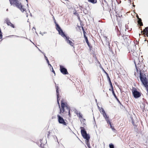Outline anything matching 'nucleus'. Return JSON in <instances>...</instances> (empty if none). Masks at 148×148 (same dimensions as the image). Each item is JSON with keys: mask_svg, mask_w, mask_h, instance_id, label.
<instances>
[{"mask_svg": "<svg viewBox=\"0 0 148 148\" xmlns=\"http://www.w3.org/2000/svg\"><path fill=\"white\" fill-rule=\"evenodd\" d=\"M62 2H63V1H64V0H61Z\"/></svg>", "mask_w": 148, "mask_h": 148, "instance_id": "nucleus-56", "label": "nucleus"}, {"mask_svg": "<svg viewBox=\"0 0 148 148\" xmlns=\"http://www.w3.org/2000/svg\"><path fill=\"white\" fill-rule=\"evenodd\" d=\"M136 16L138 19V24L140 25V26H142L143 25V24L142 22L141 19L140 18H139L138 15Z\"/></svg>", "mask_w": 148, "mask_h": 148, "instance_id": "nucleus-12", "label": "nucleus"}, {"mask_svg": "<svg viewBox=\"0 0 148 148\" xmlns=\"http://www.w3.org/2000/svg\"><path fill=\"white\" fill-rule=\"evenodd\" d=\"M79 112H78V111L75 112V113L78 115V114H79Z\"/></svg>", "mask_w": 148, "mask_h": 148, "instance_id": "nucleus-47", "label": "nucleus"}, {"mask_svg": "<svg viewBox=\"0 0 148 148\" xmlns=\"http://www.w3.org/2000/svg\"><path fill=\"white\" fill-rule=\"evenodd\" d=\"M107 79L108 80V81L109 82L110 81H111L110 78L108 74H107Z\"/></svg>", "mask_w": 148, "mask_h": 148, "instance_id": "nucleus-33", "label": "nucleus"}, {"mask_svg": "<svg viewBox=\"0 0 148 148\" xmlns=\"http://www.w3.org/2000/svg\"><path fill=\"white\" fill-rule=\"evenodd\" d=\"M100 112L102 114H103L105 113V112L103 108H101V109H100L99 110Z\"/></svg>", "mask_w": 148, "mask_h": 148, "instance_id": "nucleus-18", "label": "nucleus"}, {"mask_svg": "<svg viewBox=\"0 0 148 148\" xmlns=\"http://www.w3.org/2000/svg\"><path fill=\"white\" fill-rule=\"evenodd\" d=\"M66 109H67L68 110V113H69V116L70 114V108L67 106H66Z\"/></svg>", "mask_w": 148, "mask_h": 148, "instance_id": "nucleus-21", "label": "nucleus"}, {"mask_svg": "<svg viewBox=\"0 0 148 148\" xmlns=\"http://www.w3.org/2000/svg\"><path fill=\"white\" fill-rule=\"evenodd\" d=\"M104 5H105L106 6V5H105V3H104L103 2L101 4V6H102V7H103V10H104Z\"/></svg>", "mask_w": 148, "mask_h": 148, "instance_id": "nucleus-37", "label": "nucleus"}, {"mask_svg": "<svg viewBox=\"0 0 148 148\" xmlns=\"http://www.w3.org/2000/svg\"><path fill=\"white\" fill-rule=\"evenodd\" d=\"M105 119L106 121H107V123L110 124L111 123L110 121L109 118V116L108 117H107Z\"/></svg>", "mask_w": 148, "mask_h": 148, "instance_id": "nucleus-20", "label": "nucleus"}, {"mask_svg": "<svg viewBox=\"0 0 148 148\" xmlns=\"http://www.w3.org/2000/svg\"><path fill=\"white\" fill-rule=\"evenodd\" d=\"M140 106L141 109L143 110V109L145 108V103H140Z\"/></svg>", "mask_w": 148, "mask_h": 148, "instance_id": "nucleus-19", "label": "nucleus"}, {"mask_svg": "<svg viewBox=\"0 0 148 148\" xmlns=\"http://www.w3.org/2000/svg\"><path fill=\"white\" fill-rule=\"evenodd\" d=\"M78 116V115H77ZM78 116L79 117V118H82V115L80 112H79V114H78Z\"/></svg>", "mask_w": 148, "mask_h": 148, "instance_id": "nucleus-36", "label": "nucleus"}, {"mask_svg": "<svg viewBox=\"0 0 148 148\" xmlns=\"http://www.w3.org/2000/svg\"><path fill=\"white\" fill-rule=\"evenodd\" d=\"M85 40L86 42V43H87V44H88L89 43V42L88 38H86V39H85Z\"/></svg>", "mask_w": 148, "mask_h": 148, "instance_id": "nucleus-40", "label": "nucleus"}, {"mask_svg": "<svg viewBox=\"0 0 148 148\" xmlns=\"http://www.w3.org/2000/svg\"><path fill=\"white\" fill-rule=\"evenodd\" d=\"M56 95H57V101L58 104V105L59 106H60V103H59V100H60V99L59 98V92L58 90V89L59 88L57 86H56Z\"/></svg>", "mask_w": 148, "mask_h": 148, "instance_id": "nucleus-11", "label": "nucleus"}, {"mask_svg": "<svg viewBox=\"0 0 148 148\" xmlns=\"http://www.w3.org/2000/svg\"><path fill=\"white\" fill-rule=\"evenodd\" d=\"M26 1L27 2H28V0H26Z\"/></svg>", "mask_w": 148, "mask_h": 148, "instance_id": "nucleus-62", "label": "nucleus"}, {"mask_svg": "<svg viewBox=\"0 0 148 148\" xmlns=\"http://www.w3.org/2000/svg\"><path fill=\"white\" fill-rule=\"evenodd\" d=\"M33 29H35V30H36V28H35V27H33Z\"/></svg>", "mask_w": 148, "mask_h": 148, "instance_id": "nucleus-58", "label": "nucleus"}, {"mask_svg": "<svg viewBox=\"0 0 148 148\" xmlns=\"http://www.w3.org/2000/svg\"><path fill=\"white\" fill-rule=\"evenodd\" d=\"M66 106L65 103L62 102V101H61V108H62L63 109H64V108L65 107H66Z\"/></svg>", "mask_w": 148, "mask_h": 148, "instance_id": "nucleus-17", "label": "nucleus"}, {"mask_svg": "<svg viewBox=\"0 0 148 148\" xmlns=\"http://www.w3.org/2000/svg\"><path fill=\"white\" fill-rule=\"evenodd\" d=\"M10 22V20L8 18H7L5 20V22L7 24H8Z\"/></svg>", "mask_w": 148, "mask_h": 148, "instance_id": "nucleus-27", "label": "nucleus"}, {"mask_svg": "<svg viewBox=\"0 0 148 148\" xmlns=\"http://www.w3.org/2000/svg\"><path fill=\"white\" fill-rule=\"evenodd\" d=\"M134 64H135V67H136V71H137H137H138V69H137L136 65V64L135 61H134Z\"/></svg>", "mask_w": 148, "mask_h": 148, "instance_id": "nucleus-44", "label": "nucleus"}, {"mask_svg": "<svg viewBox=\"0 0 148 148\" xmlns=\"http://www.w3.org/2000/svg\"><path fill=\"white\" fill-rule=\"evenodd\" d=\"M64 111V109H63L62 108L60 109V113L61 112L63 113Z\"/></svg>", "mask_w": 148, "mask_h": 148, "instance_id": "nucleus-31", "label": "nucleus"}, {"mask_svg": "<svg viewBox=\"0 0 148 148\" xmlns=\"http://www.w3.org/2000/svg\"><path fill=\"white\" fill-rule=\"evenodd\" d=\"M139 77L141 82L147 91V95H148V79L145 73H142L141 70L139 71Z\"/></svg>", "mask_w": 148, "mask_h": 148, "instance_id": "nucleus-1", "label": "nucleus"}, {"mask_svg": "<svg viewBox=\"0 0 148 148\" xmlns=\"http://www.w3.org/2000/svg\"><path fill=\"white\" fill-rule=\"evenodd\" d=\"M30 40V41H31V42H32L33 44H34V43L32 42V41L31 40Z\"/></svg>", "mask_w": 148, "mask_h": 148, "instance_id": "nucleus-59", "label": "nucleus"}, {"mask_svg": "<svg viewBox=\"0 0 148 148\" xmlns=\"http://www.w3.org/2000/svg\"><path fill=\"white\" fill-rule=\"evenodd\" d=\"M125 38L126 39V41H127V42H128V40L129 41H130L129 40L128 38H127L126 37V36H125V37H123V38L124 39Z\"/></svg>", "mask_w": 148, "mask_h": 148, "instance_id": "nucleus-39", "label": "nucleus"}, {"mask_svg": "<svg viewBox=\"0 0 148 148\" xmlns=\"http://www.w3.org/2000/svg\"><path fill=\"white\" fill-rule=\"evenodd\" d=\"M54 23L56 27V29L58 31L59 34L60 35L62 33H63L64 32L59 25L56 22V21H54Z\"/></svg>", "mask_w": 148, "mask_h": 148, "instance_id": "nucleus-8", "label": "nucleus"}, {"mask_svg": "<svg viewBox=\"0 0 148 148\" xmlns=\"http://www.w3.org/2000/svg\"><path fill=\"white\" fill-rule=\"evenodd\" d=\"M102 69H103V71H104V72L106 74V75H107V74H108V73H107L106 72L105 70L103 69L102 68Z\"/></svg>", "mask_w": 148, "mask_h": 148, "instance_id": "nucleus-48", "label": "nucleus"}, {"mask_svg": "<svg viewBox=\"0 0 148 148\" xmlns=\"http://www.w3.org/2000/svg\"><path fill=\"white\" fill-rule=\"evenodd\" d=\"M88 45V47L90 49H91V48H92L91 46L90 45V44L89 43L88 44H87Z\"/></svg>", "mask_w": 148, "mask_h": 148, "instance_id": "nucleus-43", "label": "nucleus"}, {"mask_svg": "<svg viewBox=\"0 0 148 148\" xmlns=\"http://www.w3.org/2000/svg\"><path fill=\"white\" fill-rule=\"evenodd\" d=\"M109 146L110 148H114V145L112 143L110 144Z\"/></svg>", "mask_w": 148, "mask_h": 148, "instance_id": "nucleus-28", "label": "nucleus"}, {"mask_svg": "<svg viewBox=\"0 0 148 148\" xmlns=\"http://www.w3.org/2000/svg\"><path fill=\"white\" fill-rule=\"evenodd\" d=\"M98 106V108L99 109V110L100 109H101V108L100 107H99V106Z\"/></svg>", "mask_w": 148, "mask_h": 148, "instance_id": "nucleus-53", "label": "nucleus"}, {"mask_svg": "<svg viewBox=\"0 0 148 148\" xmlns=\"http://www.w3.org/2000/svg\"><path fill=\"white\" fill-rule=\"evenodd\" d=\"M42 53L44 55L45 59L46 60L47 62V63H49V60L48 59L47 57L45 56V53H44V52H42Z\"/></svg>", "mask_w": 148, "mask_h": 148, "instance_id": "nucleus-23", "label": "nucleus"}, {"mask_svg": "<svg viewBox=\"0 0 148 148\" xmlns=\"http://www.w3.org/2000/svg\"><path fill=\"white\" fill-rule=\"evenodd\" d=\"M133 95L134 98L137 99L140 97L141 96V93L138 91L135 88H133L132 90Z\"/></svg>", "mask_w": 148, "mask_h": 148, "instance_id": "nucleus-5", "label": "nucleus"}, {"mask_svg": "<svg viewBox=\"0 0 148 148\" xmlns=\"http://www.w3.org/2000/svg\"><path fill=\"white\" fill-rule=\"evenodd\" d=\"M110 125V127L112 129V130H113L114 132V131L116 130L115 129H114V127L112 126L111 125V123L110 124H109Z\"/></svg>", "mask_w": 148, "mask_h": 148, "instance_id": "nucleus-25", "label": "nucleus"}, {"mask_svg": "<svg viewBox=\"0 0 148 148\" xmlns=\"http://www.w3.org/2000/svg\"><path fill=\"white\" fill-rule=\"evenodd\" d=\"M103 0L105 3V5H106V6L108 5L107 2L106 1V0Z\"/></svg>", "mask_w": 148, "mask_h": 148, "instance_id": "nucleus-38", "label": "nucleus"}, {"mask_svg": "<svg viewBox=\"0 0 148 148\" xmlns=\"http://www.w3.org/2000/svg\"><path fill=\"white\" fill-rule=\"evenodd\" d=\"M144 34L148 36V27H146L143 30Z\"/></svg>", "mask_w": 148, "mask_h": 148, "instance_id": "nucleus-14", "label": "nucleus"}, {"mask_svg": "<svg viewBox=\"0 0 148 148\" xmlns=\"http://www.w3.org/2000/svg\"><path fill=\"white\" fill-rule=\"evenodd\" d=\"M74 14L75 15H77L78 14V13L76 11H75V12H74Z\"/></svg>", "mask_w": 148, "mask_h": 148, "instance_id": "nucleus-46", "label": "nucleus"}, {"mask_svg": "<svg viewBox=\"0 0 148 148\" xmlns=\"http://www.w3.org/2000/svg\"><path fill=\"white\" fill-rule=\"evenodd\" d=\"M47 33V32H43V34H46Z\"/></svg>", "mask_w": 148, "mask_h": 148, "instance_id": "nucleus-55", "label": "nucleus"}, {"mask_svg": "<svg viewBox=\"0 0 148 148\" xmlns=\"http://www.w3.org/2000/svg\"><path fill=\"white\" fill-rule=\"evenodd\" d=\"M40 34H41V35H42V36H43V34L42 33H41V32H40Z\"/></svg>", "mask_w": 148, "mask_h": 148, "instance_id": "nucleus-50", "label": "nucleus"}, {"mask_svg": "<svg viewBox=\"0 0 148 148\" xmlns=\"http://www.w3.org/2000/svg\"><path fill=\"white\" fill-rule=\"evenodd\" d=\"M51 69L52 70H51V71L54 74V75H56V74H55V72L54 71V70H53V69L52 67L51 68Z\"/></svg>", "mask_w": 148, "mask_h": 148, "instance_id": "nucleus-34", "label": "nucleus"}, {"mask_svg": "<svg viewBox=\"0 0 148 148\" xmlns=\"http://www.w3.org/2000/svg\"><path fill=\"white\" fill-rule=\"evenodd\" d=\"M11 5L16 7L19 9L22 12H23L26 10L24 8V6L22 5L21 3L18 0H9Z\"/></svg>", "mask_w": 148, "mask_h": 148, "instance_id": "nucleus-2", "label": "nucleus"}, {"mask_svg": "<svg viewBox=\"0 0 148 148\" xmlns=\"http://www.w3.org/2000/svg\"><path fill=\"white\" fill-rule=\"evenodd\" d=\"M112 94L113 95V96H114V97L115 98V99L117 100V101L121 105V104L120 102V101H119L118 99L117 98V96H116L115 94V93L114 92V91H112Z\"/></svg>", "mask_w": 148, "mask_h": 148, "instance_id": "nucleus-13", "label": "nucleus"}, {"mask_svg": "<svg viewBox=\"0 0 148 148\" xmlns=\"http://www.w3.org/2000/svg\"><path fill=\"white\" fill-rule=\"evenodd\" d=\"M88 1L90 3L93 4H95L97 3V0H88Z\"/></svg>", "mask_w": 148, "mask_h": 148, "instance_id": "nucleus-16", "label": "nucleus"}, {"mask_svg": "<svg viewBox=\"0 0 148 148\" xmlns=\"http://www.w3.org/2000/svg\"><path fill=\"white\" fill-rule=\"evenodd\" d=\"M83 12L85 14H87L88 13V11L86 9H84L83 10Z\"/></svg>", "mask_w": 148, "mask_h": 148, "instance_id": "nucleus-26", "label": "nucleus"}, {"mask_svg": "<svg viewBox=\"0 0 148 148\" xmlns=\"http://www.w3.org/2000/svg\"><path fill=\"white\" fill-rule=\"evenodd\" d=\"M103 42H104L106 45L110 46V43H109V39L105 36H104L103 38Z\"/></svg>", "mask_w": 148, "mask_h": 148, "instance_id": "nucleus-10", "label": "nucleus"}, {"mask_svg": "<svg viewBox=\"0 0 148 148\" xmlns=\"http://www.w3.org/2000/svg\"><path fill=\"white\" fill-rule=\"evenodd\" d=\"M60 71L64 75H65L68 74L67 69L64 66L60 65Z\"/></svg>", "mask_w": 148, "mask_h": 148, "instance_id": "nucleus-7", "label": "nucleus"}, {"mask_svg": "<svg viewBox=\"0 0 148 148\" xmlns=\"http://www.w3.org/2000/svg\"><path fill=\"white\" fill-rule=\"evenodd\" d=\"M109 82V84H110V86L111 88V89H109V90L110 91H111L112 90V91H114L113 90V86H112V82L111 81H110Z\"/></svg>", "mask_w": 148, "mask_h": 148, "instance_id": "nucleus-15", "label": "nucleus"}, {"mask_svg": "<svg viewBox=\"0 0 148 148\" xmlns=\"http://www.w3.org/2000/svg\"><path fill=\"white\" fill-rule=\"evenodd\" d=\"M50 134V132H49L47 134V135H48V137L49 136V134Z\"/></svg>", "mask_w": 148, "mask_h": 148, "instance_id": "nucleus-52", "label": "nucleus"}, {"mask_svg": "<svg viewBox=\"0 0 148 148\" xmlns=\"http://www.w3.org/2000/svg\"><path fill=\"white\" fill-rule=\"evenodd\" d=\"M132 47L133 48V50L134 51L135 50H136V46L134 44L132 45Z\"/></svg>", "mask_w": 148, "mask_h": 148, "instance_id": "nucleus-29", "label": "nucleus"}, {"mask_svg": "<svg viewBox=\"0 0 148 148\" xmlns=\"http://www.w3.org/2000/svg\"><path fill=\"white\" fill-rule=\"evenodd\" d=\"M60 35L65 39V41L68 44L70 45L71 46H73L74 43L69 40L71 38L69 36H66L64 32H63V33H62Z\"/></svg>", "mask_w": 148, "mask_h": 148, "instance_id": "nucleus-4", "label": "nucleus"}, {"mask_svg": "<svg viewBox=\"0 0 148 148\" xmlns=\"http://www.w3.org/2000/svg\"><path fill=\"white\" fill-rule=\"evenodd\" d=\"M88 45V47L90 49H91V48H92L91 46L90 45V44L89 43L88 44H87Z\"/></svg>", "mask_w": 148, "mask_h": 148, "instance_id": "nucleus-42", "label": "nucleus"}, {"mask_svg": "<svg viewBox=\"0 0 148 148\" xmlns=\"http://www.w3.org/2000/svg\"><path fill=\"white\" fill-rule=\"evenodd\" d=\"M27 6H28V4H27Z\"/></svg>", "mask_w": 148, "mask_h": 148, "instance_id": "nucleus-61", "label": "nucleus"}, {"mask_svg": "<svg viewBox=\"0 0 148 148\" xmlns=\"http://www.w3.org/2000/svg\"><path fill=\"white\" fill-rule=\"evenodd\" d=\"M134 75H135V76L136 75V73L135 72V73H134Z\"/></svg>", "mask_w": 148, "mask_h": 148, "instance_id": "nucleus-57", "label": "nucleus"}, {"mask_svg": "<svg viewBox=\"0 0 148 148\" xmlns=\"http://www.w3.org/2000/svg\"><path fill=\"white\" fill-rule=\"evenodd\" d=\"M103 116L105 118V119L108 116L107 114H106L105 113L104 114H103Z\"/></svg>", "mask_w": 148, "mask_h": 148, "instance_id": "nucleus-32", "label": "nucleus"}, {"mask_svg": "<svg viewBox=\"0 0 148 148\" xmlns=\"http://www.w3.org/2000/svg\"><path fill=\"white\" fill-rule=\"evenodd\" d=\"M15 36L16 37H19L20 38H26L27 39V38H25V37H23V36H15V35H11V36Z\"/></svg>", "mask_w": 148, "mask_h": 148, "instance_id": "nucleus-35", "label": "nucleus"}, {"mask_svg": "<svg viewBox=\"0 0 148 148\" xmlns=\"http://www.w3.org/2000/svg\"><path fill=\"white\" fill-rule=\"evenodd\" d=\"M8 9H7L6 10V11H8Z\"/></svg>", "mask_w": 148, "mask_h": 148, "instance_id": "nucleus-63", "label": "nucleus"}, {"mask_svg": "<svg viewBox=\"0 0 148 148\" xmlns=\"http://www.w3.org/2000/svg\"><path fill=\"white\" fill-rule=\"evenodd\" d=\"M40 140V142L41 143V144H40V147H41V148H43L44 147V145L43 144V145L41 143V140Z\"/></svg>", "mask_w": 148, "mask_h": 148, "instance_id": "nucleus-41", "label": "nucleus"}, {"mask_svg": "<svg viewBox=\"0 0 148 148\" xmlns=\"http://www.w3.org/2000/svg\"><path fill=\"white\" fill-rule=\"evenodd\" d=\"M30 16H32V14H30Z\"/></svg>", "mask_w": 148, "mask_h": 148, "instance_id": "nucleus-64", "label": "nucleus"}, {"mask_svg": "<svg viewBox=\"0 0 148 148\" xmlns=\"http://www.w3.org/2000/svg\"><path fill=\"white\" fill-rule=\"evenodd\" d=\"M38 49L39 50L40 52H42V53L43 52H42V51H41V50H40L39 49Z\"/></svg>", "mask_w": 148, "mask_h": 148, "instance_id": "nucleus-54", "label": "nucleus"}, {"mask_svg": "<svg viewBox=\"0 0 148 148\" xmlns=\"http://www.w3.org/2000/svg\"><path fill=\"white\" fill-rule=\"evenodd\" d=\"M7 25L8 26H10L11 27L13 28H14L15 27L14 25L11 23V22H10L8 24H7Z\"/></svg>", "mask_w": 148, "mask_h": 148, "instance_id": "nucleus-22", "label": "nucleus"}, {"mask_svg": "<svg viewBox=\"0 0 148 148\" xmlns=\"http://www.w3.org/2000/svg\"><path fill=\"white\" fill-rule=\"evenodd\" d=\"M58 121L59 123L62 124L64 125H66V123L65 121L63 118L59 114L57 115Z\"/></svg>", "mask_w": 148, "mask_h": 148, "instance_id": "nucleus-6", "label": "nucleus"}, {"mask_svg": "<svg viewBox=\"0 0 148 148\" xmlns=\"http://www.w3.org/2000/svg\"><path fill=\"white\" fill-rule=\"evenodd\" d=\"M85 143L87 145H89L90 144L89 142V140H86Z\"/></svg>", "mask_w": 148, "mask_h": 148, "instance_id": "nucleus-30", "label": "nucleus"}, {"mask_svg": "<svg viewBox=\"0 0 148 148\" xmlns=\"http://www.w3.org/2000/svg\"><path fill=\"white\" fill-rule=\"evenodd\" d=\"M87 146L88 148H91V147L90 146V144L89 145H87Z\"/></svg>", "mask_w": 148, "mask_h": 148, "instance_id": "nucleus-49", "label": "nucleus"}, {"mask_svg": "<svg viewBox=\"0 0 148 148\" xmlns=\"http://www.w3.org/2000/svg\"><path fill=\"white\" fill-rule=\"evenodd\" d=\"M82 29H83V31L84 36V38H85V39H86V38H88L86 36V34H85L86 33V32L84 31V29H83V27H82Z\"/></svg>", "mask_w": 148, "mask_h": 148, "instance_id": "nucleus-24", "label": "nucleus"}, {"mask_svg": "<svg viewBox=\"0 0 148 148\" xmlns=\"http://www.w3.org/2000/svg\"><path fill=\"white\" fill-rule=\"evenodd\" d=\"M54 23L56 27V29L58 31L59 34L60 35L62 33H63L64 32L59 25L56 22V21H54Z\"/></svg>", "mask_w": 148, "mask_h": 148, "instance_id": "nucleus-9", "label": "nucleus"}, {"mask_svg": "<svg viewBox=\"0 0 148 148\" xmlns=\"http://www.w3.org/2000/svg\"><path fill=\"white\" fill-rule=\"evenodd\" d=\"M48 65H49L50 66V67L51 68V67H52V66L51 65V64L49 63H49H47Z\"/></svg>", "mask_w": 148, "mask_h": 148, "instance_id": "nucleus-45", "label": "nucleus"}, {"mask_svg": "<svg viewBox=\"0 0 148 148\" xmlns=\"http://www.w3.org/2000/svg\"><path fill=\"white\" fill-rule=\"evenodd\" d=\"M35 33H36V34H37V32H36V31Z\"/></svg>", "mask_w": 148, "mask_h": 148, "instance_id": "nucleus-60", "label": "nucleus"}, {"mask_svg": "<svg viewBox=\"0 0 148 148\" xmlns=\"http://www.w3.org/2000/svg\"><path fill=\"white\" fill-rule=\"evenodd\" d=\"M83 126H84L85 125H86V124H85V123H83Z\"/></svg>", "mask_w": 148, "mask_h": 148, "instance_id": "nucleus-51", "label": "nucleus"}, {"mask_svg": "<svg viewBox=\"0 0 148 148\" xmlns=\"http://www.w3.org/2000/svg\"><path fill=\"white\" fill-rule=\"evenodd\" d=\"M81 132L82 136L86 140H89L90 136L87 133L85 129L83 127H80Z\"/></svg>", "mask_w": 148, "mask_h": 148, "instance_id": "nucleus-3", "label": "nucleus"}]
</instances>
